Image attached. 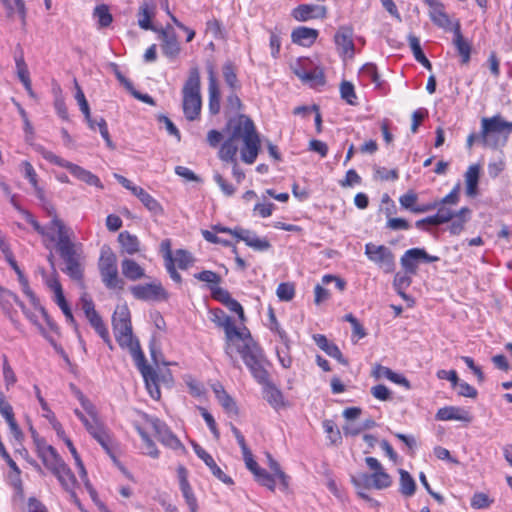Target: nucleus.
<instances>
[{"label":"nucleus","mask_w":512,"mask_h":512,"mask_svg":"<svg viewBox=\"0 0 512 512\" xmlns=\"http://www.w3.org/2000/svg\"><path fill=\"white\" fill-rule=\"evenodd\" d=\"M22 214L34 230L44 238V241L55 244L56 250L65 264L62 271L72 280L81 281L83 279L82 244L73 241L72 229L66 226L55 212L51 221L45 226H42L29 211L22 210Z\"/></svg>","instance_id":"f257e3e1"},{"label":"nucleus","mask_w":512,"mask_h":512,"mask_svg":"<svg viewBox=\"0 0 512 512\" xmlns=\"http://www.w3.org/2000/svg\"><path fill=\"white\" fill-rule=\"evenodd\" d=\"M226 136L220 146L218 156L221 160H233L237 156L239 143L241 148V159L246 164H253L260 150V138L251 118L244 114H238L230 118L224 128Z\"/></svg>","instance_id":"f03ea898"},{"label":"nucleus","mask_w":512,"mask_h":512,"mask_svg":"<svg viewBox=\"0 0 512 512\" xmlns=\"http://www.w3.org/2000/svg\"><path fill=\"white\" fill-rule=\"evenodd\" d=\"M112 327L117 343L128 349L132 358H142L143 351L132 332L131 314L127 305H118L112 315Z\"/></svg>","instance_id":"7ed1b4c3"},{"label":"nucleus","mask_w":512,"mask_h":512,"mask_svg":"<svg viewBox=\"0 0 512 512\" xmlns=\"http://www.w3.org/2000/svg\"><path fill=\"white\" fill-rule=\"evenodd\" d=\"M200 72L197 67L189 70L188 78L182 89V108L188 121L199 118L202 108Z\"/></svg>","instance_id":"20e7f679"},{"label":"nucleus","mask_w":512,"mask_h":512,"mask_svg":"<svg viewBox=\"0 0 512 512\" xmlns=\"http://www.w3.org/2000/svg\"><path fill=\"white\" fill-rule=\"evenodd\" d=\"M247 336L249 338L248 341L239 346L237 352L241 355L254 380L261 384L270 378L269 372L265 368L267 361L263 350L251 337L250 332H247Z\"/></svg>","instance_id":"39448f33"},{"label":"nucleus","mask_w":512,"mask_h":512,"mask_svg":"<svg viewBox=\"0 0 512 512\" xmlns=\"http://www.w3.org/2000/svg\"><path fill=\"white\" fill-rule=\"evenodd\" d=\"M98 269L101 280L109 290H123L125 282L119 276L117 256L108 246H103L100 251Z\"/></svg>","instance_id":"423d86ee"},{"label":"nucleus","mask_w":512,"mask_h":512,"mask_svg":"<svg viewBox=\"0 0 512 512\" xmlns=\"http://www.w3.org/2000/svg\"><path fill=\"white\" fill-rule=\"evenodd\" d=\"M74 414L82 422L89 435L99 443L110 457L115 458V439L108 427L106 425H99L95 421H90L87 415L78 408L74 409Z\"/></svg>","instance_id":"0eeeda50"},{"label":"nucleus","mask_w":512,"mask_h":512,"mask_svg":"<svg viewBox=\"0 0 512 512\" xmlns=\"http://www.w3.org/2000/svg\"><path fill=\"white\" fill-rule=\"evenodd\" d=\"M512 133V122L505 121L501 116L481 120V144L483 146L496 147L498 141L496 135L508 136Z\"/></svg>","instance_id":"6e6552de"},{"label":"nucleus","mask_w":512,"mask_h":512,"mask_svg":"<svg viewBox=\"0 0 512 512\" xmlns=\"http://www.w3.org/2000/svg\"><path fill=\"white\" fill-rule=\"evenodd\" d=\"M212 321L219 327L223 328L226 335L225 353L229 357L232 365L238 367L235 352L232 347L234 337H241L242 333L235 326L232 318L228 316L222 309L216 308L211 311Z\"/></svg>","instance_id":"1a4fd4ad"},{"label":"nucleus","mask_w":512,"mask_h":512,"mask_svg":"<svg viewBox=\"0 0 512 512\" xmlns=\"http://www.w3.org/2000/svg\"><path fill=\"white\" fill-rule=\"evenodd\" d=\"M364 253L368 260L377 265L384 273L394 272L395 255L389 247L369 242L365 244Z\"/></svg>","instance_id":"9d476101"},{"label":"nucleus","mask_w":512,"mask_h":512,"mask_svg":"<svg viewBox=\"0 0 512 512\" xmlns=\"http://www.w3.org/2000/svg\"><path fill=\"white\" fill-rule=\"evenodd\" d=\"M148 423L153 428L157 439L166 447L174 451H185L184 445L178 437L171 431L168 425L157 417H150L147 419Z\"/></svg>","instance_id":"9b49d317"},{"label":"nucleus","mask_w":512,"mask_h":512,"mask_svg":"<svg viewBox=\"0 0 512 512\" xmlns=\"http://www.w3.org/2000/svg\"><path fill=\"white\" fill-rule=\"evenodd\" d=\"M439 261L438 256L430 255L423 248H411L402 255L400 264L407 274H416L420 262L432 263Z\"/></svg>","instance_id":"f8f14e48"},{"label":"nucleus","mask_w":512,"mask_h":512,"mask_svg":"<svg viewBox=\"0 0 512 512\" xmlns=\"http://www.w3.org/2000/svg\"><path fill=\"white\" fill-rule=\"evenodd\" d=\"M135 365L139 369L144 382L145 387L149 393V395L155 399L159 400L161 397L160 387H159V379L158 374L150 365L146 363L145 355L142 354V358H133Z\"/></svg>","instance_id":"ddd939ff"},{"label":"nucleus","mask_w":512,"mask_h":512,"mask_svg":"<svg viewBox=\"0 0 512 512\" xmlns=\"http://www.w3.org/2000/svg\"><path fill=\"white\" fill-rule=\"evenodd\" d=\"M131 294L139 300H166L167 293L160 283H147L130 287Z\"/></svg>","instance_id":"4468645a"},{"label":"nucleus","mask_w":512,"mask_h":512,"mask_svg":"<svg viewBox=\"0 0 512 512\" xmlns=\"http://www.w3.org/2000/svg\"><path fill=\"white\" fill-rule=\"evenodd\" d=\"M176 471L179 482V488L185 500V503L187 504L190 512H198V502L188 480L189 472L187 468L184 465H179Z\"/></svg>","instance_id":"2eb2a0df"},{"label":"nucleus","mask_w":512,"mask_h":512,"mask_svg":"<svg viewBox=\"0 0 512 512\" xmlns=\"http://www.w3.org/2000/svg\"><path fill=\"white\" fill-rule=\"evenodd\" d=\"M159 39L161 40V49L163 54L170 59L177 58L181 52V47L177 36L170 25L159 30Z\"/></svg>","instance_id":"dca6fc26"},{"label":"nucleus","mask_w":512,"mask_h":512,"mask_svg":"<svg viewBox=\"0 0 512 512\" xmlns=\"http://www.w3.org/2000/svg\"><path fill=\"white\" fill-rule=\"evenodd\" d=\"M51 473L57 478V480L65 489V491H67L70 494L71 498L77 501V496L75 493L77 480L71 469L68 467V465L63 461Z\"/></svg>","instance_id":"f3484780"},{"label":"nucleus","mask_w":512,"mask_h":512,"mask_svg":"<svg viewBox=\"0 0 512 512\" xmlns=\"http://www.w3.org/2000/svg\"><path fill=\"white\" fill-rule=\"evenodd\" d=\"M192 447L196 455L203 460V462L209 467L211 473L219 479L221 482L232 485L234 482L231 477L226 475L222 469L216 464L213 457L205 450L203 449L199 444L196 442H192Z\"/></svg>","instance_id":"a211bd4d"},{"label":"nucleus","mask_w":512,"mask_h":512,"mask_svg":"<svg viewBox=\"0 0 512 512\" xmlns=\"http://www.w3.org/2000/svg\"><path fill=\"white\" fill-rule=\"evenodd\" d=\"M262 386V393L264 399L275 410H280L286 406V401L282 391L271 381L267 379L260 384Z\"/></svg>","instance_id":"6ab92c4d"},{"label":"nucleus","mask_w":512,"mask_h":512,"mask_svg":"<svg viewBox=\"0 0 512 512\" xmlns=\"http://www.w3.org/2000/svg\"><path fill=\"white\" fill-rule=\"evenodd\" d=\"M338 51L348 57L354 55L353 31L349 27H341L334 36Z\"/></svg>","instance_id":"aec40b11"},{"label":"nucleus","mask_w":512,"mask_h":512,"mask_svg":"<svg viewBox=\"0 0 512 512\" xmlns=\"http://www.w3.org/2000/svg\"><path fill=\"white\" fill-rule=\"evenodd\" d=\"M327 9L325 6L314 5V4H302L296 7L292 16L297 21H308L316 18H324L326 16Z\"/></svg>","instance_id":"412c9836"},{"label":"nucleus","mask_w":512,"mask_h":512,"mask_svg":"<svg viewBox=\"0 0 512 512\" xmlns=\"http://www.w3.org/2000/svg\"><path fill=\"white\" fill-rule=\"evenodd\" d=\"M435 419L438 421L456 420L462 422H470L471 415L464 408L456 406H445L437 411Z\"/></svg>","instance_id":"4be33fe9"},{"label":"nucleus","mask_w":512,"mask_h":512,"mask_svg":"<svg viewBox=\"0 0 512 512\" xmlns=\"http://www.w3.org/2000/svg\"><path fill=\"white\" fill-rule=\"evenodd\" d=\"M319 35L318 30L308 27H297L291 33L292 42L304 47H310Z\"/></svg>","instance_id":"5701e85b"},{"label":"nucleus","mask_w":512,"mask_h":512,"mask_svg":"<svg viewBox=\"0 0 512 512\" xmlns=\"http://www.w3.org/2000/svg\"><path fill=\"white\" fill-rule=\"evenodd\" d=\"M453 33V43L457 49L458 54L461 56V63L467 64L470 61L471 45L464 39L461 33V27L459 22H456L454 24Z\"/></svg>","instance_id":"b1692460"},{"label":"nucleus","mask_w":512,"mask_h":512,"mask_svg":"<svg viewBox=\"0 0 512 512\" xmlns=\"http://www.w3.org/2000/svg\"><path fill=\"white\" fill-rule=\"evenodd\" d=\"M313 339L317 346L323 350L327 355L337 359L341 364L347 365V360L343 357L340 349L332 342H330L326 336L322 334H315Z\"/></svg>","instance_id":"393cba45"},{"label":"nucleus","mask_w":512,"mask_h":512,"mask_svg":"<svg viewBox=\"0 0 512 512\" xmlns=\"http://www.w3.org/2000/svg\"><path fill=\"white\" fill-rule=\"evenodd\" d=\"M19 302L21 301L16 294L0 286V307L12 322H15L14 315L16 314L13 304L16 303L19 306Z\"/></svg>","instance_id":"a878e982"},{"label":"nucleus","mask_w":512,"mask_h":512,"mask_svg":"<svg viewBox=\"0 0 512 512\" xmlns=\"http://www.w3.org/2000/svg\"><path fill=\"white\" fill-rule=\"evenodd\" d=\"M123 276L130 281H137L145 277V270L135 260L124 258L121 262Z\"/></svg>","instance_id":"bb28decb"},{"label":"nucleus","mask_w":512,"mask_h":512,"mask_svg":"<svg viewBox=\"0 0 512 512\" xmlns=\"http://www.w3.org/2000/svg\"><path fill=\"white\" fill-rule=\"evenodd\" d=\"M67 170H69V172L80 181H83L90 186H95L100 189L103 188L99 177L83 167L71 163Z\"/></svg>","instance_id":"cd10ccee"},{"label":"nucleus","mask_w":512,"mask_h":512,"mask_svg":"<svg viewBox=\"0 0 512 512\" xmlns=\"http://www.w3.org/2000/svg\"><path fill=\"white\" fill-rule=\"evenodd\" d=\"M155 15V5L152 2H144L141 4L138 10L137 18L138 25L140 28L144 30H152L155 31L154 26L152 25V18Z\"/></svg>","instance_id":"c85d7f7f"},{"label":"nucleus","mask_w":512,"mask_h":512,"mask_svg":"<svg viewBox=\"0 0 512 512\" xmlns=\"http://www.w3.org/2000/svg\"><path fill=\"white\" fill-rule=\"evenodd\" d=\"M209 104L208 109L210 114L216 115L220 111V90L216 81V78L213 74V71H210L209 76Z\"/></svg>","instance_id":"c756f323"},{"label":"nucleus","mask_w":512,"mask_h":512,"mask_svg":"<svg viewBox=\"0 0 512 512\" xmlns=\"http://www.w3.org/2000/svg\"><path fill=\"white\" fill-rule=\"evenodd\" d=\"M212 390L223 409L228 413H237V406L234 399L226 392L220 383L212 386Z\"/></svg>","instance_id":"7c9ffc66"},{"label":"nucleus","mask_w":512,"mask_h":512,"mask_svg":"<svg viewBox=\"0 0 512 512\" xmlns=\"http://www.w3.org/2000/svg\"><path fill=\"white\" fill-rule=\"evenodd\" d=\"M429 15L431 21L435 25L444 30L453 31L454 25L452 24L447 13L444 11V6L442 4L435 5V7L429 11Z\"/></svg>","instance_id":"2f4dec72"},{"label":"nucleus","mask_w":512,"mask_h":512,"mask_svg":"<svg viewBox=\"0 0 512 512\" xmlns=\"http://www.w3.org/2000/svg\"><path fill=\"white\" fill-rule=\"evenodd\" d=\"M133 195H135L141 203L152 213L160 214L162 212L161 205L159 202L151 196L147 191H145L142 187L136 186L132 191Z\"/></svg>","instance_id":"473e14b6"},{"label":"nucleus","mask_w":512,"mask_h":512,"mask_svg":"<svg viewBox=\"0 0 512 512\" xmlns=\"http://www.w3.org/2000/svg\"><path fill=\"white\" fill-rule=\"evenodd\" d=\"M480 176V167L479 165H471L468 167L465 173V182H466V194L469 197H474L478 193V183Z\"/></svg>","instance_id":"72a5a7b5"},{"label":"nucleus","mask_w":512,"mask_h":512,"mask_svg":"<svg viewBox=\"0 0 512 512\" xmlns=\"http://www.w3.org/2000/svg\"><path fill=\"white\" fill-rule=\"evenodd\" d=\"M470 214L471 210L467 207H462L458 210L448 227L450 234L459 235L464 230L465 224L469 221Z\"/></svg>","instance_id":"f704fd0d"},{"label":"nucleus","mask_w":512,"mask_h":512,"mask_svg":"<svg viewBox=\"0 0 512 512\" xmlns=\"http://www.w3.org/2000/svg\"><path fill=\"white\" fill-rule=\"evenodd\" d=\"M118 241L121 245L122 251L126 254L133 255L140 250L138 237L130 234L128 231L121 232L118 235Z\"/></svg>","instance_id":"c9c22d12"},{"label":"nucleus","mask_w":512,"mask_h":512,"mask_svg":"<svg viewBox=\"0 0 512 512\" xmlns=\"http://www.w3.org/2000/svg\"><path fill=\"white\" fill-rule=\"evenodd\" d=\"M35 396L42 408L43 416L52 424L53 428L59 433L61 430L60 423L56 420L55 414L49 408L48 403L42 397L40 388L37 385H34Z\"/></svg>","instance_id":"e433bc0d"},{"label":"nucleus","mask_w":512,"mask_h":512,"mask_svg":"<svg viewBox=\"0 0 512 512\" xmlns=\"http://www.w3.org/2000/svg\"><path fill=\"white\" fill-rule=\"evenodd\" d=\"M359 77L366 85L375 84L377 87L381 85L377 67L373 63H366L363 65L359 71Z\"/></svg>","instance_id":"4c0bfd02"},{"label":"nucleus","mask_w":512,"mask_h":512,"mask_svg":"<svg viewBox=\"0 0 512 512\" xmlns=\"http://www.w3.org/2000/svg\"><path fill=\"white\" fill-rule=\"evenodd\" d=\"M409 45L415 60L421 63L426 69L432 70V64L425 56L421 48L419 39L413 35L409 36Z\"/></svg>","instance_id":"58836bf2"},{"label":"nucleus","mask_w":512,"mask_h":512,"mask_svg":"<svg viewBox=\"0 0 512 512\" xmlns=\"http://www.w3.org/2000/svg\"><path fill=\"white\" fill-rule=\"evenodd\" d=\"M38 457L42 460L44 466L51 472L63 462V459L54 447L47 448L46 451Z\"/></svg>","instance_id":"ea45409f"},{"label":"nucleus","mask_w":512,"mask_h":512,"mask_svg":"<svg viewBox=\"0 0 512 512\" xmlns=\"http://www.w3.org/2000/svg\"><path fill=\"white\" fill-rule=\"evenodd\" d=\"M78 399L81 403V406L85 414L90 419V421H95L99 425H105L99 417V413L96 406L88 398H86L81 392H79Z\"/></svg>","instance_id":"a19ab883"},{"label":"nucleus","mask_w":512,"mask_h":512,"mask_svg":"<svg viewBox=\"0 0 512 512\" xmlns=\"http://www.w3.org/2000/svg\"><path fill=\"white\" fill-rule=\"evenodd\" d=\"M400 492L402 495L410 497L415 493L416 483L412 476L403 469H400Z\"/></svg>","instance_id":"79ce46f5"},{"label":"nucleus","mask_w":512,"mask_h":512,"mask_svg":"<svg viewBox=\"0 0 512 512\" xmlns=\"http://www.w3.org/2000/svg\"><path fill=\"white\" fill-rule=\"evenodd\" d=\"M93 17L97 20L100 28L108 27L113 21L109 7L105 4H101L95 7Z\"/></svg>","instance_id":"37998d69"},{"label":"nucleus","mask_w":512,"mask_h":512,"mask_svg":"<svg viewBox=\"0 0 512 512\" xmlns=\"http://www.w3.org/2000/svg\"><path fill=\"white\" fill-rule=\"evenodd\" d=\"M222 73L226 84L231 91H236L240 88L238 78L236 75L235 67L232 62H226L222 67Z\"/></svg>","instance_id":"c03bdc74"},{"label":"nucleus","mask_w":512,"mask_h":512,"mask_svg":"<svg viewBox=\"0 0 512 512\" xmlns=\"http://www.w3.org/2000/svg\"><path fill=\"white\" fill-rule=\"evenodd\" d=\"M2 376L7 390H10L17 382V376L6 355L2 356Z\"/></svg>","instance_id":"a18cd8bd"},{"label":"nucleus","mask_w":512,"mask_h":512,"mask_svg":"<svg viewBox=\"0 0 512 512\" xmlns=\"http://www.w3.org/2000/svg\"><path fill=\"white\" fill-rule=\"evenodd\" d=\"M322 426L324 432L327 434V438L329 439L330 444L337 445L341 443V432L333 420H324Z\"/></svg>","instance_id":"49530a36"},{"label":"nucleus","mask_w":512,"mask_h":512,"mask_svg":"<svg viewBox=\"0 0 512 512\" xmlns=\"http://www.w3.org/2000/svg\"><path fill=\"white\" fill-rule=\"evenodd\" d=\"M282 346L276 348V354L279 363L283 368H290L292 365V358L290 356V341L287 337L286 341H281Z\"/></svg>","instance_id":"de8ad7c7"},{"label":"nucleus","mask_w":512,"mask_h":512,"mask_svg":"<svg viewBox=\"0 0 512 512\" xmlns=\"http://www.w3.org/2000/svg\"><path fill=\"white\" fill-rule=\"evenodd\" d=\"M370 478L373 480V488L378 490L388 488L392 484L390 475L383 468L372 473Z\"/></svg>","instance_id":"09e8293b"},{"label":"nucleus","mask_w":512,"mask_h":512,"mask_svg":"<svg viewBox=\"0 0 512 512\" xmlns=\"http://www.w3.org/2000/svg\"><path fill=\"white\" fill-rule=\"evenodd\" d=\"M302 81L311 86L323 85L325 83L323 71L318 67L309 68L306 74H302Z\"/></svg>","instance_id":"8fccbe9b"},{"label":"nucleus","mask_w":512,"mask_h":512,"mask_svg":"<svg viewBox=\"0 0 512 512\" xmlns=\"http://www.w3.org/2000/svg\"><path fill=\"white\" fill-rule=\"evenodd\" d=\"M22 171L24 176L29 180L30 184L33 186L38 196L43 193V190L38 186L37 174L33 166L29 161H23L21 163Z\"/></svg>","instance_id":"3c124183"},{"label":"nucleus","mask_w":512,"mask_h":512,"mask_svg":"<svg viewBox=\"0 0 512 512\" xmlns=\"http://www.w3.org/2000/svg\"><path fill=\"white\" fill-rule=\"evenodd\" d=\"M267 458L269 468L273 472L274 476L279 479L283 489H287L289 486V477L281 470L279 463L270 454L267 455Z\"/></svg>","instance_id":"603ef678"},{"label":"nucleus","mask_w":512,"mask_h":512,"mask_svg":"<svg viewBox=\"0 0 512 512\" xmlns=\"http://www.w3.org/2000/svg\"><path fill=\"white\" fill-rule=\"evenodd\" d=\"M256 481L262 486L267 487L270 491L275 490L276 482L274 474H270L265 469L261 468L255 475Z\"/></svg>","instance_id":"864d4df0"},{"label":"nucleus","mask_w":512,"mask_h":512,"mask_svg":"<svg viewBox=\"0 0 512 512\" xmlns=\"http://www.w3.org/2000/svg\"><path fill=\"white\" fill-rule=\"evenodd\" d=\"M19 307L21 308L23 314L27 317V319L37 327L39 332L48 339L51 343L52 340L48 337L47 332L45 328L42 326V324L39 322V316L35 312H31L23 302H19Z\"/></svg>","instance_id":"5fc2aeb1"},{"label":"nucleus","mask_w":512,"mask_h":512,"mask_svg":"<svg viewBox=\"0 0 512 512\" xmlns=\"http://www.w3.org/2000/svg\"><path fill=\"white\" fill-rule=\"evenodd\" d=\"M341 98L345 100L349 105L356 104V93L354 86L351 82L343 81L340 85Z\"/></svg>","instance_id":"6e6d98bb"},{"label":"nucleus","mask_w":512,"mask_h":512,"mask_svg":"<svg viewBox=\"0 0 512 512\" xmlns=\"http://www.w3.org/2000/svg\"><path fill=\"white\" fill-rule=\"evenodd\" d=\"M15 64L19 80L23 86H28V82L31 81L30 74L22 55L15 58Z\"/></svg>","instance_id":"4d7b16f0"},{"label":"nucleus","mask_w":512,"mask_h":512,"mask_svg":"<svg viewBox=\"0 0 512 512\" xmlns=\"http://www.w3.org/2000/svg\"><path fill=\"white\" fill-rule=\"evenodd\" d=\"M268 319L269 329L276 333L280 339V341H286L287 340V333L280 327V324L278 323L273 308L268 309Z\"/></svg>","instance_id":"13d9d810"},{"label":"nucleus","mask_w":512,"mask_h":512,"mask_svg":"<svg viewBox=\"0 0 512 512\" xmlns=\"http://www.w3.org/2000/svg\"><path fill=\"white\" fill-rule=\"evenodd\" d=\"M75 89H76L75 99L79 105L81 112L84 114L85 118H90V107H89L88 101L85 97L84 92L82 91L81 87L79 86V84L77 83L76 80H75Z\"/></svg>","instance_id":"bf43d9fd"},{"label":"nucleus","mask_w":512,"mask_h":512,"mask_svg":"<svg viewBox=\"0 0 512 512\" xmlns=\"http://www.w3.org/2000/svg\"><path fill=\"white\" fill-rule=\"evenodd\" d=\"M194 277L202 282H206L210 285L216 286L221 282V277L214 271L211 270H203L199 273L194 274Z\"/></svg>","instance_id":"052dcab7"},{"label":"nucleus","mask_w":512,"mask_h":512,"mask_svg":"<svg viewBox=\"0 0 512 512\" xmlns=\"http://www.w3.org/2000/svg\"><path fill=\"white\" fill-rule=\"evenodd\" d=\"M493 503L489 496L482 492L475 493L471 498V506L474 509H485Z\"/></svg>","instance_id":"680f3d73"},{"label":"nucleus","mask_w":512,"mask_h":512,"mask_svg":"<svg viewBox=\"0 0 512 512\" xmlns=\"http://www.w3.org/2000/svg\"><path fill=\"white\" fill-rule=\"evenodd\" d=\"M412 274L404 272H398L394 276L393 287L395 290H406L412 283Z\"/></svg>","instance_id":"e2e57ef3"},{"label":"nucleus","mask_w":512,"mask_h":512,"mask_svg":"<svg viewBox=\"0 0 512 512\" xmlns=\"http://www.w3.org/2000/svg\"><path fill=\"white\" fill-rule=\"evenodd\" d=\"M18 281L21 285L22 292L29 298L30 303L32 304L34 309L40 307V305H41L40 301L37 298V296L35 295V293L32 291V289L30 288L29 281H28L27 277L25 276V277L19 279Z\"/></svg>","instance_id":"0e129e2a"},{"label":"nucleus","mask_w":512,"mask_h":512,"mask_svg":"<svg viewBox=\"0 0 512 512\" xmlns=\"http://www.w3.org/2000/svg\"><path fill=\"white\" fill-rule=\"evenodd\" d=\"M276 294L282 301H290L295 295L294 286L290 283H281L278 285Z\"/></svg>","instance_id":"69168bd1"},{"label":"nucleus","mask_w":512,"mask_h":512,"mask_svg":"<svg viewBox=\"0 0 512 512\" xmlns=\"http://www.w3.org/2000/svg\"><path fill=\"white\" fill-rule=\"evenodd\" d=\"M209 289L211 291L212 298L223 305H225L232 298L227 290L219 287L218 285H210Z\"/></svg>","instance_id":"338daca9"},{"label":"nucleus","mask_w":512,"mask_h":512,"mask_svg":"<svg viewBox=\"0 0 512 512\" xmlns=\"http://www.w3.org/2000/svg\"><path fill=\"white\" fill-rule=\"evenodd\" d=\"M174 262L177 263L180 269H187L193 263V258L188 251L179 249L176 251Z\"/></svg>","instance_id":"774afa93"}]
</instances>
